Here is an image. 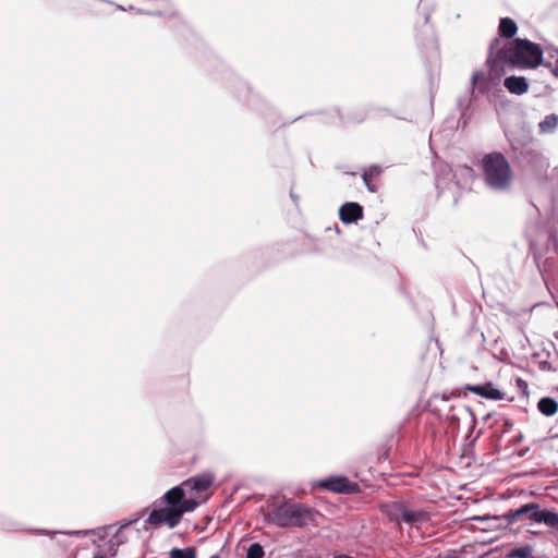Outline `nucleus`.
<instances>
[{
  "mask_svg": "<svg viewBox=\"0 0 558 558\" xmlns=\"http://www.w3.org/2000/svg\"><path fill=\"white\" fill-rule=\"evenodd\" d=\"M527 450H529V448H527L525 451L521 452V453H520V457H523L524 454H526V451H527Z\"/></svg>",
  "mask_w": 558,
  "mask_h": 558,
  "instance_id": "ea45409f",
  "label": "nucleus"
},
{
  "mask_svg": "<svg viewBox=\"0 0 558 558\" xmlns=\"http://www.w3.org/2000/svg\"><path fill=\"white\" fill-rule=\"evenodd\" d=\"M140 13H145L143 10H138ZM147 14H151L150 12H146ZM153 14L159 15V12H154Z\"/></svg>",
  "mask_w": 558,
  "mask_h": 558,
  "instance_id": "4c0bfd02",
  "label": "nucleus"
},
{
  "mask_svg": "<svg viewBox=\"0 0 558 558\" xmlns=\"http://www.w3.org/2000/svg\"><path fill=\"white\" fill-rule=\"evenodd\" d=\"M485 185L495 192H507L513 181L510 162L500 151L485 154L480 162Z\"/></svg>",
  "mask_w": 558,
  "mask_h": 558,
  "instance_id": "39448f33",
  "label": "nucleus"
},
{
  "mask_svg": "<svg viewBox=\"0 0 558 558\" xmlns=\"http://www.w3.org/2000/svg\"><path fill=\"white\" fill-rule=\"evenodd\" d=\"M464 389L488 400L498 401L504 400L506 397V393L499 390L492 381L475 385L468 384L464 386Z\"/></svg>",
  "mask_w": 558,
  "mask_h": 558,
  "instance_id": "9b49d317",
  "label": "nucleus"
},
{
  "mask_svg": "<svg viewBox=\"0 0 558 558\" xmlns=\"http://www.w3.org/2000/svg\"><path fill=\"white\" fill-rule=\"evenodd\" d=\"M473 520L481 522H497L501 525L506 522V525H513L518 522L529 521L532 524H544L558 534V512L553 508L542 507L538 502L530 501L521 505L518 508L509 509L501 515H477Z\"/></svg>",
  "mask_w": 558,
  "mask_h": 558,
  "instance_id": "7ed1b4c3",
  "label": "nucleus"
},
{
  "mask_svg": "<svg viewBox=\"0 0 558 558\" xmlns=\"http://www.w3.org/2000/svg\"><path fill=\"white\" fill-rule=\"evenodd\" d=\"M557 307H558V302H557Z\"/></svg>",
  "mask_w": 558,
  "mask_h": 558,
  "instance_id": "79ce46f5",
  "label": "nucleus"
},
{
  "mask_svg": "<svg viewBox=\"0 0 558 558\" xmlns=\"http://www.w3.org/2000/svg\"><path fill=\"white\" fill-rule=\"evenodd\" d=\"M505 134L514 154V160L522 169L535 174H543L547 170L548 159L539 149L529 145L532 140L530 135H525L521 140L512 132H506Z\"/></svg>",
  "mask_w": 558,
  "mask_h": 558,
  "instance_id": "423d86ee",
  "label": "nucleus"
},
{
  "mask_svg": "<svg viewBox=\"0 0 558 558\" xmlns=\"http://www.w3.org/2000/svg\"><path fill=\"white\" fill-rule=\"evenodd\" d=\"M290 197L292 198V201H293L295 204H298V202H299V196H298L295 193H293L292 191L290 192Z\"/></svg>",
  "mask_w": 558,
  "mask_h": 558,
  "instance_id": "473e14b6",
  "label": "nucleus"
},
{
  "mask_svg": "<svg viewBox=\"0 0 558 558\" xmlns=\"http://www.w3.org/2000/svg\"><path fill=\"white\" fill-rule=\"evenodd\" d=\"M2 527L10 531H19L21 526L17 522L2 523Z\"/></svg>",
  "mask_w": 558,
  "mask_h": 558,
  "instance_id": "c756f323",
  "label": "nucleus"
},
{
  "mask_svg": "<svg viewBox=\"0 0 558 558\" xmlns=\"http://www.w3.org/2000/svg\"><path fill=\"white\" fill-rule=\"evenodd\" d=\"M504 427H502V434L510 432V429L513 427V422L510 418H502Z\"/></svg>",
  "mask_w": 558,
  "mask_h": 558,
  "instance_id": "c85d7f7f",
  "label": "nucleus"
},
{
  "mask_svg": "<svg viewBox=\"0 0 558 558\" xmlns=\"http://www.w3.org/2000/svg\"><path fill=\"white\" fill-rule=\"evenodd\" d=\"M265 550L260 543L254 542L246 548L245 558H264Z\"/></svg>",
  "mask_w": 558,
  "mask_h": 558,
  "instance_id": "5701e85b",
  "label": "nucleus"
},
{
  "mask_svg": "<svg viewBox=\"0 0 558 558\" xmlns=\"http://www.w3.org/2000/svg\"><path fill=\"white\" fill-rule=\"evenodd\" d=\"M464 410H465V412H468V413L470 414V416L472 417V421H473V424H472V426H471V430H472V429L474 428V426H475V423H476L475 414H474V412L472 411V409H471V408H469V407H465V408H464Z\"/></svg>",
  "mask_w": 558,
  "mask_h": 558,
  "instance_id": "2f4dec72",
  "label": "nucleus"
},
{
  "mask_svg": "<svg viewBox=\"0 0 558 558\" xmlns=\"http://www.w3.org/2000/svg\"><path fill=\"white\" fill-rule=\"evenodd\" d=\"M490 75L495 77H488L483 71H475L471 75V97H475L476 94L485 95L490 92L493 86L496 84V80H499L500 72H493L490 69Z\"/></svg>",
  "mask_w": 558,
  "mask_h": 558,
  "instance_id": "9d476101",
  "label": "nucleus"
},
{
  "mask_svg": "<svg viewBox=\"0 0 558 558\" xmlns=\"http://www.w3.org/2000/svg\"><path fill=\"white\" fill-rule=\"evenodd\" d=\"M490 417H492V413H487V414L483 417V421H484V422H487Z\"/></svg>",
  "mask_w": 558,
  "mask_h": 558,
  "instance_id": "c9c22d12",
  "label": "nucleus"
},
{
  "mask_svg": "<svg viewBox=\"0 0 558 558\" xmlns=\"http://www.w3.org/2000/svg\"><path fill=\"white\" fill-rule=\"evenodd\" d=\"M534 547L530 544H525L520 547H515L510 549L506 558H535L533 556Z\"/></svg>",
  "mask_w": 558,
  "mask_h": 558,
  "instance_id": "aec40b11",
  "label": "nucleus"
},
{
  "mask_svg": "<svg viewBox=\"0 0 558 558\" xmlns=\"http://www.w3.org/2000/svg\"><path fill=\"white\" fill-rule=\"evenodd\" d=\"M363 214V206L356 202H347L339 208V219L347 225L357 222Z\"/></svg>",
  "mask_w": 558,
  "mask_h": 558,
  "instance_id": "f8f14e48",
  "label": "nucleus"
},
{
  "mask_svg": "<svg viewBox=\"0 0 558 558\" xmlns=\"http://www.w3.org/2000/svg\"><path fill=\"white\" fill-rule=\"evenodd\" d=\"M534 209H535V213H536L537 215H539V209H538L536 206H534Z\"/></svg>",
  "mask_w": 558,
  "mask_h": 558,
  "instance_id": "a19ab883",
  "label": "nucleus"
},
{
  "mask_svg": "<svg viewBox=\"0 0 558 558\" xmlns=\"http://www.w3.org/2000/svg\"><path fill=\"white\" fill-rule=\"evenodd\" d=\"M318 512L301 502H279L274 504L271 509L265 514V521L279 527H300L316 525Z\"/></svg>",
  "mask_w": 558,
  "mask_h": 558,
  "instance_id": "20e7f679",
  "label": "nucleus"
},
{
  "mask_svg": "<svg viewBox=\"0 0 558 558\" xmlns=\"http://www.w3.org/2000/svg\"><path fill=\"white\" fill-rule=\"evenodd\" d=\"M527 244H558L556 234L538 221H530L525 228Z\"/></svg>",
  "mask_w": 558,
  "mask_h": 558,
  "instance_id": "1a4fd4ad",
  "label": "nucleus"
},
{
  "mask_svg": "<svg viewBox=\"0 0 558 558\" xmlns=\"http://www.w3.org/2000/svg\"><path fill=\"white\" fill-rule=\"evenodd\" d=\"M537 410L544 416L550 417L558 411V402L551 397H543L537 402Z\"/></svg>",
  "mask_w": 558,
  "mask_h": 558,
  "instance_id": "a211bd4d",
  "label": "nucleus"
},
{
  "mask_svg": "<svg viewBox=\"0 0 558 558\" xmlns=\"http://www.w3.org/2000/svg\"><path fill=\"white\" fill-rule=\"evenodd\" d=\"M542 47L529 39L514 38L502 45L499 38L492 40L487 64L493 72L504 71L502 63L520 69H535L543 64Z\"/></svg>",
  "mask_w": 558,
  "mask_h": 558,
  "instance_id": "f03ea898",
  "label": "nucleus"
},
{
  "mask_svg": "<svg viewBox=\"0 0 558 558\" xmlns=\"http://www.w3.org/2000/svg\"><path fill=\"white\" fill-rule=\"evenodd\" d=\"M538 366H539V369L545 371V372L555 371V368L553 367L551 363L548 362V361H541Z\"/></svg>",
  "mask_w": 558,
  "mask_h": 558,
  "instance_id": "cd10ccee",
  "label": "nucleus"
},
{
  "mask_svg": "<svg viewBox=\"0 0 558 558\" xmlns=\"http://www.w3.org/2000/svg\"><path fill=\"white\" fill-rule=\"evenodd\" d=\"M93 558H108V557L105 554L98 553V554H95Z\"/></svg>",
  "mask_w": 558,
  "mask_h": 558,
  "instance_id": "f704fd0d",
  "label": "nucleus"
},
{
  "mask_svg": "<svg viewBox=\"0 0 558 558\" xmlns=\"http://www.w3.org/2000/svg\"><path fill=\"white\" fill-rule=\"evenodd\" d=\"M515 384H517L518 389L522 392V395L527 397L529 396L527 383L524 379H522L521 377H518L515 379Z\"/></svg>",
  "mask_w": 558,
  "mask_h": 558,
  "instance_id": "a878e982",
  "label": "nucleus"
},
{
  "mask_svg": "<svg viewBox=\"0 0 558 558\" xmlns=\"http://www.w3.org/2000/svg\"><path fill=\"white\" fill-rule=\"evenodd\" d=\"M429 22V15L428 14H425L424 15V24L427 25Z\"/></svg>",
  "mask_w": 558,
  "mask_h": 558,
  "instance_id": "e433bc0d",
  "label": "nucleus"
},
{
  "mask_svg": "<svg viewBox=\"0 0 558 558\" xmlns=\"http://www.w3.org/2000/svg\"><path fill=\"white\" fill-rule=\"evenodd\" d=\"M558 126V116L555 113L547 114L539 123L538 131L542 134H551Z\"/></svg>",
  "mask_w": 558,
  "mask_h": 558,
  "instance_id": "6ab92c4d",
  "label": "nucleus"
},
{
  "mask_svg": "<svg viewBox=\"0 0 558 558\" xmlns=\"http://www.w3.org/2000/svg\"><path fill=\"white\" fill-rule=\"evenodd\" d=\"M407 502L404 500L387 501L380 505L379 509L392 522H401V513L404 511Z\"/></svg>",
  "mask_w": 558,
  "mask_h": 558,
  "instance_id": "4468645a",
  "label": "nucleus"
},
{
  "mask_svg": "<svg viewBox=\"0 0 558 558\" xmlns=\"http://www.w3.org/2000/svg\"><path fill=\"white\" fill-rule=\"evenodd\" d=\"M213 483V476L198 474L171 487L153 502L145 523L154 527L166 525L174 529L185 513L194 511L199 505L190 494L206 492Z\"/></svg>",
  "mask_w": 558,
  "mask_h": 558,
  "instance_id": "f257e3e1",
  "label": "nucleus"
},
{
  "mask_svg": "<svg viewBox=\"0 0 558 558\" xmlns=\"http://www.w3.org/2000/svg\"><path fill=\"white\" fill-rule=\"evenodd\" d=\"M537 268L546 281L558 275V246H530Z\"/></svg>",
  "mask_w": 558,
  "mask_h": 558,
  "instance_id": "0eeeda50",
  "label": "nucleus"
},
{
  "mask_svg": "<svg viewBox=\"0 0 558 558\" xmlns=\"http://www.w3.org/2000/svg\"><path fill=\"white\" fill-rule=\"evenodd\" d=\"M507 90L514 95H522L527 92L529 83L524 76L510 75L504 81Z\"/></svg>",
  "mask_w": 558,
  "mask_h": 558,
  "instance_id": "2eb2a0df",
  "label": "nucleus"
},
{
  "mask_svg": "<svg viewBox=\"0 0 558 558\" xmlns=\"http://www.w3.org/2000/svg\"><path fill=\"white\" fill-rule=\"evenodd\" d=\"M169 558H197L196 548L194 546L185 548L173 547L169 551Z\"/></svg>",
  "mask_w": 558,
  "mask_h": 558,
  "instance_id": "412c9836",
  "label": "nucleus"
},
{
  "mask_svg": "<svg viewBox=\"0 0 558 558\" xmlns=\"http://www.w3.org/2000/svg\"><path fill=\"white\" fill-rule=\"evenodd\" d=\"M426 70L429 78L430 85L434 84V82L439 76V70H440V60H439V53L436 48H433L430 52V57L428 62L426 63Z\"/></svg>",
  "mask_w": 558,
  "mask_h": 558,
  "instance_id": "dca6fc26",
  "label": "nucleus"
},
{
  "mask_svg": "<svg viewBox=\"0 0 558 558\" xmlns=\"http://www.w3.org/2000/svg\"><path fill=\"white\" fill-rule=\"evenodd\" d=\"M450 421H451V423H458L459 422V417L453 414V415L450 416Z\"/></svg>",
  "mask_w": 558,
  "mask_h": 558,
  "instance_id": "72a5a7b5",
  "label": "nucleus"
},
{
  "mask_svg": "<svg viewBox=\"0 0 558 558\" xmlns=\"http://www.w3.org/2000/svg\"><path fill=\"white\" fill-rule=\"evenodd\" d=\"M316 486L327 492L353 495L361 492L357 483L350 481L345 475H330L316 482Z\"/></svg>",
  "mask_w": 558,
  "mask_h": 558,
  "instance_id": "6e6552de",
  "label": "nucleus"
},
{
  "mask_svg": "<svg viewBox=\"0 0 558 558\" xmlns=\"http://www.w3.org/2000/svg\"><path fill=\"white\" fill-rule=\"evenodd\" d=\"M210 558H220V556H219V554H215Z\"/></svg>",
  "mask_w": 558,
  "mask_h": 558,
  "instance_id": "58836bf2",
  "label": "nucleus"
},
{
  "mask_svg": "<svg viewBox=\"0 0 558 558\" xmlns=\"http://www.w3.org/2000/svg\"><path fill=\"white\" fill-rule=\"evenodd\" d=\"M524 439V436L522 433H519L518 435H515L512 439H511V445L512 446H517L519 445L522 440Z\"/></svg>",
  "mask_w": 558,
  "mask_h": 558,
  "instance_id": "7c9ffc66",
  "label": "nucleus"
},
{
  "mask_svg": "<svg viewBox=\"0 0 558 558\" xmlns=\"http://www.w3.org/2000/svg\"><path fill=\"white\" fill-rule=\"evenodd\" d=\"M543 65H545L546 68H548L551 72V74L558 78V59L556 60L555 62V65H553L550 62H544L543 61Z\"/></svg>",
  "mask_w": 558,
  "mask_h": 558,
  "instance_id": "bb28decb",
  "label": "nucleus"
},
{
  "mask_svg": "<svg viewBox=\"0 0 558 558\" xmlns=\"http://www.w3.org/2000/svg\"><path fill=\"white\" fill-rule=\"evenodd\" d=\"M33 532H36L38 534H41V535H48V536H53L56 534H58L59 532L58 531H49V530H41V529H37V530H32ZM93 531H69V532H61L62 534H66V535H76V536H80V535H83V536H86L87 534L92 533Z\"/></svg>",
  "mask_w": 558,
  "mask_h": 558,
  "instance_id": "b1692460",
  "label": "nucleus"
},
{
  "mask_svg": "<svg viewBox=\"0 0 558 558\" xmlns=\"http://www.w3.org/2000/svg\"><path fill=\"white\" fill-rule=\"evenodd\" d=\"M518 32L517 23L510 17H501L498 25V35L511 39Z\"/></svg>",
  "mask_w": 558,
  "mask_h": 558,
  "instance_id": "f3484780",
  "label": "nucleus"
},
{
  "mask_svg": "<svg viewBox=\"0 0 558 558\" xmlns=\"http://www.w3.org/2000/svg\"><path fill=\"white\" fill-rule=\"evenodd\" d=\"M429 520L430 515L427 511L423 509H411L408 505L405 506L404 511L401 513V522H404L412 527L418 529Z\"/></svg>",
  "mask_w": 558,
  "mask_h": 558,
  "instance_id": "ddd939ff",
  "label": "nucleus"
},
{
  "mask_svg": "<svg viewBox=\"0 0 558 558\" xmlns=\"http://www.w3.org/2000/svg\"><path fill=\"white\" fill-rule=\"evenodd\" d=\"M380 173V168L379 166L377 165H373L368 168V170H365L363 173H362V180L365 184V186L367 187V190L369 192H374L375 189L374 186L371 184V180L372 178L378 175Z\"/></svg>",
  "mask_w": 558,
  "mask_h": 558,
  "instance_id": "4be33fe9",
  "label": "nucleus"
},
{
  "mask_svg": "<svg viewBox=\"0 0 558 558\" xmlns=\"http://www.w3.org/2000/svg\"><path fill=\"white\" fill-rule=\"evenodd\" d=\"M470 101H471V99H469V100H468V102H470ZM469 105H470V104H466V105L464 106V100H462V99H459V100H458V106H459L460 111H461V117H460V119H459V123H461V122H462V123H463V125H465V123H466V119H469V118H470V116H471V113H469Z\"/></svg>",
  "mask_w": 558,
  "mask_h": 558,
  "instance_id": "393cba45",
  "label": "nucleus"
}]
</instances>
